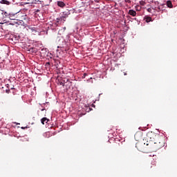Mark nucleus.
<instances>
[{"mask_svg": "<svg viewBox=\"0 0 177 177\" xmlns=\"http://www.w3.org/2000/svg\"><path fill=\"white\" fill-rule=\"evenodd\" d=\"M147 142L143 140L141 142H138L136 144V147L142 151L146 153L147 150H153V151H157L162 147H164L165 142L164 140L158 135H156L154 132L149 131L147 133Z\"/></svg>", "mask_w": 177, "mask_h": 177, "instance_id": "1", "label": "nucleus"}, {"mask_svg": "<svg viewBox=\"0 0 177 177\" xmlns=\"http://www.w3.org/2000/svg\"><path fill=\"white\" fill-rule=\"evenodd\" d=\"M60 85H62L63 86H64V85H66L70 87V86H71V82H70V80L68 79H66V80H64V83L61 82Z\"/></svg>", "mask_w": 177, "mask_h": 177, "instance_id": "2", "label": "nucleus"}, {"mask_svg": "<svg viewBox=\"0 0 177 177\" xmlns=\"http://www.w3.org/2000/svg\"><path fill=\"white\" fill-rule=\"evenodd\" d=\"M68 15H70V11H64L62 12L61 17L62 19H67V17H68Z\"/></svg>", "mask_w": 177, "mask_h": 177, "instance_id": "3", "label": "nucleus"}, {"mask_svg": "<svg viewBox=\"0 0 177 177\" xmlns=\"http://www.w3.org/2000/svg\"><path fill=\"white\" fill-rule=\"evenodd\" d=\"M57 5L59 8H65V6H66V3H64V2H63V1H57Z\"/></svg>", "mask_w": 177, "mask_h": 177, "instance_id": "4", "label": "nucleus"}, {"mask_svg": "<svg viewBox=\"0 0 177 177\" xmlns=\"http://www.w3.org/2000/svg\"><path fill=\"white\" fill-rule=\"evenodd\" d=\"M49 122V119H48L47 118H43L41 120V122L43 125H45V123L46 124H48V122Z\"/></svg>", "mask_w": 177, "mask_h": 177, "instance_id": "5", "label": "nucleus"}, {"mask_svg": "<svg viewBox=\"0 0 177 177\" xmlns=\"http://www.w3.org/2000/svg\"><path fill=\"white\" fill-rule=\"evenodd\" d=\"M129 15H130V16H133V17H135V16H136V11L133 10H129Z\"/></svg>", "mask_w": 177, "mask_h": 177, "instance_id": "6", "label": "nucleus"}, {"mask_svg": "<svg viewBox=\"0 0 177 177\" xmlns=\"http://www.w3.org/2000/svg\"><path fill=\"white\" fill-rule=\"evenodd\" d=\"M167 8H174V5H172V1H167Z\"/></svg>", "mask_w": 177, "mask_h": 177, "instance_id": "7", "label": "nucleus"}, {"mask_svg": "<svg viewBox=\"0 0 177 177\" xmlns=\"http://www.w3.org/2000/svg\"><path fill=\"white\" fill-rule=\"evenodd\" d=\"M0 3H3V5H10V2L8 0H1Z\"/></svg>", "mask_w": 177, "mask_h": 177, "instance_id": "8", "label": "nucleus"}, {"mask_svg": "<svg viewBox=\"0 0 177 177\" xmlns=\"http://www.w3.org/2000/svg\"><path fill=\"white\" fill-rule=\"evenodd\" d=\"M145 21H147V23H150V21H153L151 17H145Z\"/></svg>", "mask_w": 177, "mask_h": 177, "instance_id": "9", "label": "nucleus"}, {"mask_svg": "<svg viewBox=\"0 0 177 177\" xmlns=\"http://www.w3.org/2000/svg\"><path fill=\"white\" fill-rule=\"evenodd\" d=\"M140 5H141V6H145V5H146V2L145 1H140Z\"/></svg>", "mask_w": 177, "mask_h": 177, "instance_id": "10", "label": "nucleus"}, {"mask_svg": "<svg viewBox=\"0 0 177 177\" xmlns=\"http://www.w3.org/2000/svg\"><path fill=\"white\" fill-rule=\"evenodd\" d=\"M125 2H127V3H131V0H125Z\"/></svg>", "mask_w": 177, "mask_h": 177, "instance_id": "11", "label": "nucleus"}, {"mask_svg": "<svg viewBox=\"0 0 177 177\" xmlns=\"http://www.w3.org/2000/svg\"><path fill=\"white\" fill-rule=\"evenodd\" d=\"M147 12H151V8H148Z\"/></svg>", "mask_w": 177, "mask_h": 177, "instance_id": "12", "label": "nucleus"}, {"mask_svg": "<svg viewBox=\"0 0 177 177\" xmlns=\"http://www.w3.org/2000/svg\"><path fill=\"white\" fill-rule=\"evenodd\" d=\"M6 93H9L10 92V90H6Z\"/></svg>", "mask_w": 177, "mask_h": 177, "instance_id": "13", "label": "nucleus"}, {"mask_svg": "<svg viewBox=\"0 0 177 177\" xmlns=\"http://www.w3.org/2000/svg\"><path fill=\"white\" fill-rule=\"evenodd\" d=\"M7 88H9V84H7Z\"/></svg>", "mask_w": 177, "mask_h": 177, "instance_id": "14", "label": "nucleus"}, {"mask_svg": "<svg viewBox=\"0 0 177 177\" xmlns=\"http://www.w3.org/2000/svg\"><path fill=\"white\" fill-rule=\"evenodd\" d=\"M57 23H59V21H57Z\"/></svg>", "mask_w": 177, "mask_h": 177, "instance_id": "15", "label": "nucleus"}, {"mask_svg": "<svg viewBox=\"0 0 177 177\" xmlns=\"http://www.w3.org/2000/svg\"><path fill=\"white\" fill-rule=\"evenodd\" d=\"M124 75H127V73H124Z\"/></svg>", "mask_w": 177, "mask_h": 177, "instance_id": "16", "label": "nucleus"}, {"mask_svg": "<svg viewBox=\"0 0 177 177\" xmlns=\"http://www.w3.org/2000/svg\"><path fill=\"white\" fill-rule=\"evenodd\" d=\"M151 168H153V166H151Z\"/></svg>", "mask_w": 177, "mask_h": 177, "instance_id": "17", "label": "nucleus"}, {"mask_svg": "<svg viewBox=\"0 0 177 177\" xmlns=\"http://www.w3.org/2000/svg\"><path fill=\"white\" fill-rule=\"evenodd\" d=\"M11 89H14V88H11Z\"/></svg>", "mask_w": 177, "mask_h": 177, "instance_id": "18", "label": "nucleus"}]
</instances>
